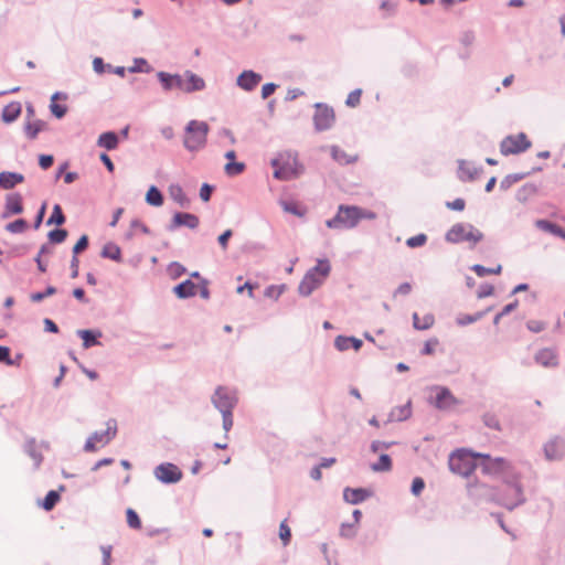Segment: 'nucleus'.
<instances>
[{"mask_svg":"<svg viewBox=\"0 0 565 565\" xmlns=\"http://www.w3.org/2000/svg\"><path fill=\"white\" fill-rule=\"evenodd\" d=\"M159 81L162 84L166 90L170 89H180L182 90L183 86V75H171L169 73L160 72L158 74Z\"/></svg>","mask_w":565,"mask_h":565,"instance_id":"nucleus-19","label":"nucleus"},{"mask_svg":"<svg viewBox=\"0 0 565 565\" xmlns=\"http://www.w3.org/2000/svg\"><path fill=\"white\" fill-rule=\"evenodd\" d=\"M53 161H54V159H53V157H52V156H50V154H42V156H40V158H39V164H40V167H41L42 169H44V170H46V169H49L50 167H52Z\"/></svg>","mask_w":565,"mask_h":565,"instance_id":"nucleus-57","label":"nucleus"},{"mask_svg":"<svg viewBox=\"0 0 565 565\" xmlns=\"http://www.w3.org/2000/svg\"><path fill=\"white\" fill-rule=\"evenodd\" d=\"M376 214L355 205H340L338 213L327 221L329 228H352L362 220H374Z\"/></svg>","mask_w":565,"mask_h":565,"instance_id":"nucleus-1","label":"nucleus"},{"mask_svg":"<svg viewBox=\"0 0 565 565\" xmlns=\"http://www.w3.org/2000/svg\"><path fill=\"white\" fill-rule=\"evenodd\" d=\"M126 516H127V523L131 529H135V530L141 529V521L135 510H132L130 508L127 509Z\"/></svg>","mask_w":565,"mask_h":565,"instance_id":"nucleus-44","label":"nucleus"},{"mask_svg":"<svg viewBox=\"0 0 565 565\" xmlns=\"http://www.w3.org/2000/svg\"><path fill=\"white\" fill-rule=\"evenodd\" d=\"M439 341L436 338L429 339L425 342L422 353L425 355L434 354L436 348L438 347Z\"/></svg>","mask_w":565,"mask_h":565,"instance_id":"nucleus-50","label":"nucleus"},{"mask_svg":"<svg viewBox=\"0 0 565 565\" xmlns=\"http://www.w3.org/2000/svg\"><path fill=\"white\" fill-rule=\"evenodd\" d=\"M331 153H332L333 159L341 164H349V163L355 162L358 159L356 154H349L343 149H340L339 147H332Z\"/></svg>","mask_w":565,"mask_h":565,"instance_id":"nucleus-28","label":"nucleus"},{"mask_svg":"<svg viewBox=\"0 0 565 565\" xmlns=\"http://www.w3.org/2000/svg\"><path fill=\"white\" fill-rule=\"evenodd\" d=\"M146 201L152 206H161L163 204V196L161 192L154 185H152L147 191Z\"/></svg>","mask_w":565,"mask_h":565,"instance_id":"nucleus-34","label":"nucleus"},{"mask_svg":"<svg viewBox=\"0 0 565 565\" xmlns=\"http://www.w3.org/2000/svg\"><path fill=\"white\" fill-rule=\"evenodd\" d=\"M323 281L317 275V273L310 269L301 280L299 285V292L302 296H309L315 289H317Z\"/></svg>","mask_w":565,"mask_h":565,"instance_id":"nucleus-15","label":"nucleus"},{"mask_svg":"<svg viewBox=\"0 0 565 565\" xmlns=\"http://www.w3.org/2000/svg\"><path fill=\"white\" fill-rule=\"evenodd\" d=\"M412 291V285L409 282H403L395 290L394 296H407Z\"/></svg>","mask_w":565,"mask_h":565,"instance_id":"nucleus-64","label":"nucleus"},{"mask_svg":"<svg viewBox=\"0 0 565 565\" xmlns=\"http://www.w3.org/2000/svg\"><path fill=\"white\" fill-rule=\"evenodd\" d=\"M526 327L530 331L539 333L545 329L546 324L541 320H529Z\"/></svg>","mask_w":565,"mask_h":565,"instance_id":"nucleus-51","label":"nucleus"},{"mask_svg":"<svg viewBox=\"0 0 565 565\" xmlns=\"http://www.w3.org/2000/svg\"><path fill=\"white\" fill-rule=\"evenodd\" d=\"M43 127L44 124L40 120L28 122L25 126V134L30 139H34Z\"/></svg>","mask_w":565,"mask_h":565,"instance_id":"nucleus-41","label":"nucleus"},{"mask_svg":"<svg viewBox=\"0 0 565 565\" xmlns=\"http://www.w3.org/2000/svg\"><path fill=\"white\" fill-rule=\"evenodd\" d=\"M169 194L173 201H175L181 207L189 204V199L183 192L182 188L178 184H173L169 188Z\"/></svg>","mask_w":565,"mask_h":565,"instance_id":"nucleus-29","label":"nucleus"},{"mask_svg":"<svg viewBox=\"0 0 565 565\" xmlns=\"http://www.w3.org/2000/svg\"><path fill=\"white\" fill-rule=\"evenodd\" d=\"M479 174V170L469 161H460L458 168V178L461 181H472Z\"/></svg>","mask_w":565,"mask_h":565,"instance_id":"nucleus-22","label":"nucleus"},{"mask_svg":"<svg viewBox=\"0 0 565 565\" xmlns=\"http://www.w3.org/2000/svg\"><path fill=\"white\" fill-rule=\"evenodd\" d=\"M447 207L455 211H462L466 206V202L463 199H456L451 202H447Z\"/></svg>","mask_w":565,"mask_h":565,"instance_id":"nucleus-58","label":"nucleus"},{"mask_svg":"<svg viewBox=\"0 0 565 565\" xmlns=\"http://www.w3.org/2000/svg\"><path fill=\"white\" fill-rule=\"evenodd\" d=\"M279 537L284 546H287L291 540V531L287 524V520H284L279 525Z\"/></svg>","mask_w":565,"mask_h":565,"instance_id":"nucleus-43","label":"nucleus"},{"mask_svg":"<svg viewBox=\"0 0 565 565\" xmlns=\"http://www.w3.org/2000/svg\"><path fill=\"white\" fill-rule=\"evenodd\" d=\"M65 222V216L63 214L62 207L58 204L53 206L52 214L47 220V225L56 224L62 225Z\"/></svg>","mask_w":565,"mask_h":565,"instance_id":"nucleus-40","label":"nucleus"},{"mask_svg":"<svg viewBox=\"0 0 565 565\" xmlns=\"http://www.w3.org/2000/svg\"><path fill=\"white\" fill-rule=\"evenodd\" d=\"M334 345L339 351H345L350 348H353L355 351H359L362 347V341L360 339L353 337H343L339 335L334 340Z\"/></svg>","mask_w":565,"mask_h":565,"instance_id":"nucleus-23","label":"nucleus"},{"mask_svg":"<svg viewBox=\"0 0 565 565\" xmlns=\"http://www.w3.org/2000/svg\"><path fill=\"white\" fill-rule=\"evenodd\" d=\"M375 472L390 471L392 469V459L388 455H381L379 461L371 466Z\"/></svg>","mask_w":565,"mask_h":565,"instance_id":"nucleus-36","label":"nucleus"},{"mask_svg":"<svg viewBox=\"0 0 565 565\" xmlns=\"http://www.w3.org/2000/svg\"><path fill=\"white\" fill-rule=\"evenodd\" d=\"M212 186H210L209 184L204 183L201 189H200V198L204 201V202H207L211 198V194H212Z\"/></svg>","mask_w":565,"mask_h":565,"instance_id":"nucleus-62","label":"nucleus"},{"mask_svg":"<svg viewBox=\"0 0 565 565\" xmlns=\"http://www.w3.org/2000/svg\"><path fill=\"white\" fill-rule=\"evenodd\" d=\"M280 205L285 212L294 214L296 216L301 217L306 214V209L300 206L297 202L282 201Z\"/></svg>","mask_w":565,"mask_h":565,"instance_id":"nucleus-35","label":"nucleus"},{"mask_svg":"<svg viewBox=\"0 0 565 565\" xmlns=\"http://www.w3.org/2000/svg\"><path fill=\"white\" fill-rule=\"evenodd\" d=\"M369 495H370V493L365 489H362V488H358V489L347 488V489H344V492H343L344 500L351 504H358V503L364 501Z\"/></svg>","mask_w":565,"mask_h":565,"instance_id":"nucleus-25","label":"nucleus"},{"mask_svg":"<svg viewBox=\"0 0 565 565\" xmlns=\"http://www.w3.org/2000/svg\"><path fill=\"white\" fill-rule=\"evenodd\" d=\"M199 223V217L191 213L179 212L172 217V227L186 226L189 228H196Z\"/></svg>","mask_w":565,"mask_h":565,"instance_id":"nucleus-18","label":"nucleus"},{"mask_svg":"<svg viewBox=\"0 0 565 565\" xmlns=\"http://www.w3.org/2000/svg\"><path fill=\"white\" fill-rule=\"evenodd\" d=\"M484 312H477L476 315H461L458 317L457 322L460 326L473 323L483 317Z\"/></svg>","mask_w":565,"mask_h":565,"instance_id":"nucleus-45","label":"nucleus"},{"mask_svg":"<svg viewBox=\"0 0 565 565\" xmlns=\"http://www.w3.org/2000/svg\"><path fill=\"white\" fill-rule=\"evenodd\" d=\"M334 121L335 114L333 108L323 104L316 105L313 122L317 130L322 131L330 129L333 126Z\"/></svg>","mask_w":565,"mask_h":565,"instance_id":"nucleus-9","label":"nucleus"},{"mask_svg":"<svg viewBox=\"0 0 565 565\" xmlns=\"http://www.w3.org/2000/svg\"><path fill=\"white\" fill-rule=\"evenodd\" d=\"M481 238V232L476 230L472 225L461 223L455 224L446 234V239L454 244L461 242L476 244Z\"/></svg>","mask_w":565,"mask_h":565,"instance_id":"nucleus-5","label":"nucleus"},{"mask_svg":"<svg viewBox=\"0 0 565 565\" xmlns=\"http://www.w3.org/2000/svg\"><path fill=\"white\" fill-rule=\"evenodd\" d=\"M537 225L545 231L563 236V231L561 230V227L553 223H550L547 221H539Z\"/></svg>","mask_w":565,"mask_h":565,"instance_id":"nucleus-49","label":"nucleus"},{"mask_svg":"<svg viewBox=\"0 0 565 565\" xmlns=\"http://www.w3.org/2000/svg\"><path fill=\"white\" fill-rule=\"evenodd\" d=\"M340 533L344 537H351L355 534L353 524H342L340 529Z\"/></svg>","mask_w":565,"mask_h":565,"instance_id":"nucleus-63","label":"nucleus"},{"mask_svg":"<svg viewBox=\"0 0 565 565\" xmlns=\"http://www.w3.org/2000/svg\"><path fill=\"white\" fill-rule=\"evenodd\" d=\"M21 114V106L19 103H11L4 107L2 111V119L6 122L14 121Z\"/></svg>","mask_w":565,"mask_h":565,"instance_id":"nucleus-30","label":"nucleus"},{"mask_svg":"<svg viewBox=\"0 0 565 565\" xmlns=\"http://www.w3.org/2000/svg\"><path fill=\"white\" fill-rule=\"evenodd\" d=\"M223 415V428L227 433L233 426V415L232 411L230 412H222Z\"/></svg>","mask_w":565,"mask_h":565,"instance_id":"nucleus-56","label":"nucleus"},{"mask_svg":"<svg viewBox=\"0 0 565 565\" xmlns=\"http://www.w3.org/2000/svg\"><path fill=\"white\" fill-rule=\"evenodd\" d=\"M185 271L184 267L179 263H173L169 266V273L173 278H178Z\"/></svg>","mask_w":565,"mask_h":565,"instance_id":"nucleus-55","label":"nucleus"},{"mask_svg":"<svg viewBox=\"0 0 565 565\" xmlns=\"http://www.w3.org/2000/svg\"><path fill=\"white\" fill-rule=\"evenodd\" d=\"M477 452L471 450H460L452 454L449 458V467L451 471L468 477L470 476L477 468V463L475 460L477 459Z\"/></svg>","mask_w":565,"mask_h":565,"instance_id":"nucleus-4","label":"nucleus"},{"mask_svg":"<svg viewBox=\"0 0 565 565\" xmlns=\"http://www.w3.org/2000/svg\"><path fill=\"white\" fill-rule=\"evenodd\" d=\"M60 98V94L56 93L52 96V103L50 105L52 114L56 118H62L67 111V107L63 104H58L56 100Z\"/></svg>","mask_w":565,"mask_h":565,"instance_id":"nucleus-38","label":"nucleus"},{"mask_svg":"<svg viewBox=\"0 0 565 565\" xmlns=\"http://www.w3.org/2000/svg\"><path fill=\"white\" fill-rule=\"evenodd\" d=\"M531 147V141L524 132L511 135L505 137L500 145V151L504 156L516 154L527 150Z\"/></svg>","mask_w":565,"mask_h":565,"instance_id":"nucleus-7","label":"nucleus"},{"mask_svg":"<svg viewBox=\"0 0 565 565\" xmlns=\"http://www.w3.org/2000/svg\"><path fill=\"white\" fill-rule=\"evenodd\" d=\"M483 420L488 427L497 429V430L500 429L499 419L497 418L495 415L487 414V415H484Z\"/></svg>","mask_w":565,"mask_h":565,"instance_id":"nucleus-53","label":"nucleus"},{"mask_svg":"<svg viewBox=\"0 0 565 565\" xmlns=\"http://www.w3.org/2000/svg\"><path fill=\"white\" fill-rule=\"evenodd\" d=\"M22 212H23V200H22L21 194L11 193V194L7 195L2 217L8 218L12 215L21 214Z\"/></svg>","mask_w":565,"mask_h":565,"instance_id":"nucleus-13","label":"nucleus"},{"mask_svg":"<svg viewBox=\"0 0 565 565\" xmlns=\"http://www.w3.org/2000/svg\"><path fill=\"white\" fill-rule=\"evenodd\" d=\"M545 457L548 460H559L565 456V441L558 437L548 440L544 446Z\"/></svg>","mask_w":565,"mask_h":565,"instance_id":"nucleus-12","label":"nucleus"},{"mask_svg":"<svg viewBox=\"0 0 565 565\" xmlns=\"http://www.w3.org/2000/svg\"><path fill=\"white\" fill-rule=\"evenodd\" d=\"M494 292V287L492 285H483L478 290V298H486Z\"/></svg>","mask_w":565,"mask_h":565,"instance_id":"nucleus-60","label":"nucleus"},{"mask_svg":"<svg viewBox=\"0 0 565 565\" xmlns=\"http://www.w3.org/2000/svg\"><path fill=\"white\" fill-rule=\"evenodd\" d=\"M102 256L119 262L121 259V250L118 245L108 243L103 247Z\"/></svg>","mask_w":565,"mask_h":565,"instance_id":"nucleus-33","label":"nucleus"},{"mask_svg":"<svg viewBox=\"0 0 565 565\" xmlns=\"http://www.w3.org/2000/svg\"><path fill=\"white\" fill-rule=\"evenodd\" d=\"M413 322H414V327L416 329L426 330V329H429L434 324L435 318L431 313H427L422 318L418 316V313H414Z\"/></svg>","mask_w":565,"mask_h":565,"instance_id":"nucleus-32","label":"nucleus"},{"mask_svg":"<svg viewBox=\"0 0 565 565\" xmlns=\"http://www.w3.org/2000/svg\"><path fill=\"white\" fill-rule=\"evenodd\" d=\"M262 81V76L253 71H244L237 77V85L244 90H253Z\"/></svg>","mask_w":565,"mask_h":565,"instance_id":"nucleus-17","label":"nucleus"},{"mask_svg":"<svg viewBox=\"0 0 565 565\" xmlns=\"http://www.w3.org/2000/svg\"><path fill=\"white\" fill-rule=\"evenodd\" d=\"M177 297L184 299L196 295L198 286L190 279L179 284L173 288Z\"/></svg>","mask_w":565,"mask_h":565,"instance_id":"nucleus-24","label":"nucleus"},{"mask_svg":"<svg viewBox=\"0 0 565 565\" xmlns=\"http://www.w3.org/2000/svg\"><path fill=\"white\" fill-rule=\"evenodd\" d=\"M427 241V236L425 234H418L416 236L409 237L406 241L408 247L415 248L423 246Z\"/></svg>","mask_w":565,"mask_h":565,"instance_id":"nucleus-48","label":"nucleus"},{"mask_svg":"<svg viewBox=\"0 0 565 565\" xmlns=\"http://www.w3.org/2000/svg\"><path fill=\"white\" fill-rule=\"evenodd\" d=\"M275 168L274 177L278 180H291L301 173V167L298 164L296 157L290 153L279 154L271 161Z\"/></svg>","mask_w":565,"mask_h":565,"instance_id":"nucleus-3","label":"nucleus"},{"mask_svg":"<svg viewBox=\"0 0 565 565\" xmlns=\"http://www.w3.org/2000/svg\"><path fill=\"white\" fill-rule=\"evenodd\" d=\"M212 402L214 406L220 409V412H230L235 406L237 398L233 392H231L226 387H217L213 397Z\"/></svg>","mask_w":565,"mask_h":565,"instance_id":"nucleus-10","label":"nucleus"},{"mask_svg":"<svg viewBox=\"0 0 565 565\" xmlns=\"http://www.w3.org/2000/svg\"><path fill=\"white\" fill-rule=\"evenodd\" d=\"M535 360L544 366H555L557 364V356L551 349H543L537 352Z\"/></svg>","mask_w":565,"mask_h":565,"instance_id":"nucleus-27","label":"nucleus"},{"mask_svg":"<svg viewBox=\"0 0 565 565\" xmlns=\"http://www.w3.org/2000/svg\"><path fill=\"white\" fill-rule=\"evenodd\" d=\"M232 230H226L223 234L218 236V244L225 250L227 248L228 239L232 237Z\"/></svg>","mask_w":565,"mask_h":565,"instance_id":"nucleus-61","label":"nucleus"},{"mask_svg":"<svg viewBox=\"0 0 565 565\" xmlns=\"http://www.w3.org/2000/svg\"><path fill=\"white\" fill-rule=\"evenodd\" d=\"M117 434V423L115 419H109L106 423L104 431H95L85 443L84 449L88 452H94L97 449L105 447L109 444Z\"/></svg>","mask_w":565,"mask_h":565,"instance_id":"nucleus-6","label":"nucleus"},{"mask_svg":"<svg viewBox=\"0 0 565 565\" xmlns=\"http://www.w3.org/2000/svg\"><path fill=\"white\" fill-rule=\"evenodd\" d=\"M312 270H315L321 280L324 281L330 274L331 266L327 259H319Z\"/></svg>","mask_w":565,"mask_h":565,"instance_id":"nucleus-39","label":"nucleus"},{"mask_svg":"<svg viewBox=\"0 0 565 565\" xmlns=\"http://www.w3.org/2000/svg\"><path fill=\"white\" fill-rule=\"evenodd\" d=\"M361 95H362V90L361 89H355L353 92H351L349 95H348V98L345 100V104L349 106V107H356L358 105H360V102H361Z\"/></svg>","mask_w":565,"mask_h":565,"instance_id":"nucleus-47","label":"nucleus"},{"mask_svg":"<svg viewBox=\"0 0 565 565\" xmlns=\"http://www.w3.org/2000/svg\"><path fill=\"white\" fill-rule=\"evenodd\" d=\"M24 182V175L18 172L3 171L0 173V186L6 190L13 189Z\"/></svg>","mask_w":565,"mask_h":565,"instance_id":"nucleus-21","label":"nucleus"},{"mask_svg":"<svg viewBox=\"0 0 565 565\" xmlns=\"http://www.w3.org/2000/svg\"><path fill=\"white\" fill-rule=\"evenodd\" d=\"M225 158L228 160L224 167V171L227 175L234 177L243 173L245 170V163L235 161L236 153L234 150L227 151L225 153Z\"/></svg>","mask_w":565,"mask_h":565,"instance_id":"nucleus-20","label":"nucleus"},{"mask_svg":"<svg viewBox=\"0 0 565 565\" xmlns=\"http://www.w3.org/2000/svg\"><path fill=\"white\" fill-rule=\"evenodd\" d=\"M118 136L113 131H107L98 137L97 145L106 150H114L118 147Z\"/></svg>","mask_w":565,"mask_h":565,"instance_id":"nucleus-26","label":"nucleus"},{"mask_svg":"<svg viewBox=\"0 0 565 565\" xmlns=\"http://www.w3.org/2000/svg\"><path fill=\"white\" fill-rule=\"evenodd\" d=\"M459 401L446 387H436L434 405L440 409H448L457 405Z\"/></svg>","mask_w":565,"mask_h":565,"instance_id":"nucleus-14","label":"nucleus"},{"mask_svg":"<svg viewBox=\"0 0 565 565\" xmlns=\"http://www.w3.org/2000/svg\"><path fill=\"white\" fill-rule=\"evenodd\" d=\"M60 494L54 491V490H51L47 492V494L45 495V498L43 499V501L41 502V507L45 510V511H51L55 504L60 501Z\"/></svg>","mask_w":565,"mask_h":565,"instance_id":"nucleus-37","label":"nucleus"},{"mask_svg":"<svg viewBox=\"0 0 565 565\" xmlns=\"http://www.w3.org/2000/svg\"><path fill=\"white\" fill-rule=\"evenodd\" d=\"M477 459H480V468L484 475H500L509 469L510 465L504 458H491L489 455L476 454Z\"/></svg>","mask_w":565,"mask_h":565,"instance_id":"nucleus-8","label":"nucleus"},{"mask_svg":"<svg viewBox=\"0 0 565 565\" xmlns=\"http://www.w3.org/2000/svg\"><path fill=\"white\" fill-rule=\"evenodd\" d=\"M67 232L65 230H53L49 233V238L52 243L60 244L65 241Z\"/></svg>","mask_w":565,"mask_h":565,"instance_id":"nucleus-46","label":"nucleus"},{"mask_svg":"<svg viewBox=\"0 0 565 565\" xmlns=\"http://www.w3.org/2000/svg\"><path fill=\"white\" fill-rule=\"evenodd\" d=\"M204 87L205 82L202 77L189 71L183 74L182 92L192 93L195 90H202Z\"/></svg>","mask_w":565,"mask_h":565,"instance_id":"nucleus-16","label":"nucleus"},{"mask_svg":"<svg viewBox=\"0 0 565 565\" xmlns=\"http://www.w3.org/2000/svg\"><path fill=\"white\" fill-rule=\"evenodd\" d=\"M425 488V482L422 478L417 477L413 480L412 492L414 495H419Z\"/></svg>","mask_w":565,"mask_h":565,"instance_id":"nucleus-54","label":"nucleus"},{"mask_svg":"<svg viewBox=\"0 0 565 565\" xmlns=\"http://www.w3.org/2000/svg\"><path fill=\"white\" fill-rule=\"evenodd\" d=\"M26 228L28 223L23 218L15 220L6 226V230L13 234L23 233Z\"/></svg>","mask_w":565,"mask_h":565,"instance_id":"nucleus-42","label":"nucleus"},{"mask_svg":"<svg viewBox=\"0 0 565 565\" xmlns=\"http://www.w3.org/2000/svg\"><path fill=\"white\" fill-rule=\"evenodd\" d=\"M88 246V238L86 235H83L77 243L73 247V253L75 256L79 254L81 252L85 250Z\"/></svg>","mask_w":565,"mask_h":565,"instance_id":"nucleus-52","label":"nucleus"},{"mask_svg":"<svg viewBox=\"0 0 565 565\" xmlns=\"http://www.w3.org/2000/svg\"><path fill=\"white\" fill-rule=\"evenodd\" d=\"M156 477L166 483L178 482L182 478L181 470L173 463H162L154 470Z\"/></svg>","mask_w":565,"mask_h":565,"instance_id":"nucleus-11","label":"nucleus"},{"mask_svg":"<svg viewBox=\"0 0 565 565\" xmlns=\"http://www.w3.org/2000/svg\"><path fill=\"white\" fill-rule=\"evenodd\" d=\"M78 335L83 340V347L88 349L90 347L99 344L97 338L102 335L100 332L95 333L92 330H79Z\"/></svg>","mask_w":565,"mask_h":565,"instance_id":"nucleus-31","label":"nucleus"},{"mask_svg":"<svg viewBox=\"0 0 565 565\" xmlns=\"http://www.w3.org/2000/svg\"><path fill=\"white\" fill-rule=\"evenodd\" d=\"M53 294H55V288L54 287H49L45 292L33 294L31 296V299H32V301L38 302V301L43 300L46 296H51Z\"/></svg>","mask_w":565,"mask_h":565,"instance_id":"nucleus-59","label":"nucleus"},{"mask_svg":"<svg viewBox=\"0 0 565 565\" xmlns=\"http://www.w3.org/2000/svg\"><path fill=\"white\" fill-rule=\"evenodd\" d=\"M209 130L205 121L191 120L185 128L184 147L190 151L204 148Z\"/></svg>","mask_w":565,"mask_h":565,"instance_id":"nucleus-2","label":"nucleus"}]
</instances>
